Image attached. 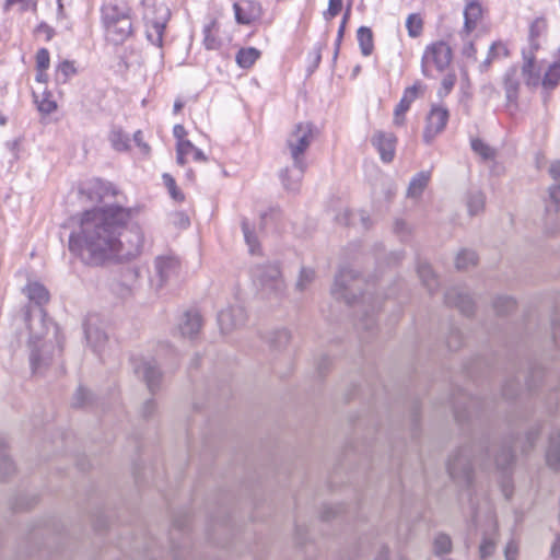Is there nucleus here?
I'll list each match as a JSON object with an SVG mask.
<instances>
[{
  "label": "nucleus",
  "mask_w": 560,
  "mask_h": 560,
  "mask_svg": "<svg viewBox=\"0 0 560 560\" xmlns=\"http://www.w3.org/2000/svg\"><path fill=\"white\" fill-rule=\"evenodd\" d=\"M430 179V173L429 172H420L416 174L408 186L407 195L408 197H419L424 188L427 187Z\"/></svg>",
  "instance_id": "nucleus-25"
},
{
  "label": "nucleus",
  "mask_w": 560,
  "mask_h": 560,
  "mask_svg": "<svg viewBox=\"0 0 560 560\" xmlns=\"http://www.w3.org/2000/svg\"><path fill=\"white\" fill-rule=\"evenodd\" d=\"M91 398V393L84 387L80 386L73 396L72 406L84 407L90 404Z\"/></svg>",
  "instance_id": "nucleus-47"
},
{
  "label": "nucleus",
  "mask_w": 560,
  "mask_h": 560,
  "mask_svg": "<svg viewBox=\"0 0 560 560\" xmlns=\"http://www.w3.org/2000/svg\"><path fill=\"white\" fill-rule=\"evenodd\" d=\"M547 465L558 470L560 468V433L552 432L549 436V444L546 452Z\"/></svg>",
  "instance_id": "nucleus-21"
},
{
  "label": "nucleus",
  "mask_w": 560,
  "mask_h": 560,
  "mask_svg": "<svg viewBox=\"0 0 560 560\" xmlns=\"http://www.w3.org/2000/svg\"><path fill=\"white\" fill-rule=\"evenodd\" d=\"M362 283L363 280L358 272L350 268H342L335 277L331 294L336 300H342L348 305L357 301L358 294L365 302L370 296L361 293Z\"/></svg>",
  "instance_id": "nucleus-5"
},
{
  "label": "nucleus",
  "mask_w": 560,
  "mask_h": 560,
  "mask_svg": "<svg viewBox=\"0 0 560 560\" xmlns=\"http://www.w3.org/2000/svg\"><path fill=\"white\" fill-rule=\"evenodd\" d=\"M340 506H325L322 512V518L325 521H329L340 513Z\"/></svg>",
  "instance_id": "nucleus-58"
},
{
  "label": "nucleus",
  "mask_w": 560,
  "mask_h": 560,
  "mask_svg": "<svg viewBox=\"0 0 560 560\" xmlns=\"http://www.w3.org/2000/svg\"><path fill=\"white\" fill-rule=\"evenodd\" d=\"M178 260L171 256H160L154 260L155 276L151 279L156 289H161L178 271Z\"/></svg>",
  "instance_id": "nucleus-11"
},
{
  "label": "nucleus",
  "mask_w": 560,
  "mask_h": 560,
  "mask_svg": "<svg viewBox=\"0 0 560 560\" xmlns=\"http://www.w3.org/2000/svg\"><path fill=\"white\" fill-rule=\"evenodd\" d=\"M7 442L0 438V479L4 480L10 477L14 470V464L11 458L5 454Z\"/></svg>",
  "instance_id": "nucleus-30"
},
{
  "label": "nucleus",
  "mask_w": 560,
  "mask_h": 560,
  "mask_svg": "<svg viewBox=\"0 0 560 560\" xmlns=\"http://www.w3.org/2000/svg\"><path fill=\"white\" fill-rule=\"evenodd\" d=\"M342 9V0H329L328 9L324 12L325 20L329 21L337 16Z\"/></svg>",
  "instance_id": "nucleus-53"
},
{
  "label": "nucleus",
  "mask_w": 560,
  "mask_h": 560,
  "mask_svg": "<svg viewBox=\"0 0 560 560\" xmlns=\"http://www.w3.org/2000/svg\"><path fill=\"white\" fill-rule=\"evenodd\" d=\"M471 150L483 161H491L495 158V150L479 138L470 140Z\"/></svg>",
  "instance_id": "nucleus-34"
},
{
  "label": "nucleus",
  "mask_w": 560,
  "mask_h": 560,
  "mask_svg": "<svg viewBox=\"0 0 560 560\" xmlns=\"http://www.w3.org/2000/svg\"><path fill=\"white\" fill-rule=\"evenodd\" d=\"M34 96L39 112L44 114H50L57 108L56 103L51 101L47 95H43L42 100H38L35 94Z\"/></svg>",
  "instance_id": "nucleus-49"
},
{
  "label": "nucleus",
  "mask_w": 560,
  "mask_h": 560,
  "mask_svg": "<svg viewBox=\"0 0 560 560\" xmlns=\"http://www.w3.org/2000/svg\"><path fill=\"white\" fill-rule=\"evenodd\" d=\"M290 339H291V335H290L289 330H287L284 328L271 331L268 336V342H269L270 348H272L273 350H277V351L287 347Z\"/></svg>",
  "instance_id": "nucleus-33"
},
{
  "label": "nucleus",
  "mask_w": 560,
  "mask_h": 560,
  "mask_svg": "<svg viewBox=\"0 0 560 560\" xmlns=\"http://www.w3.org/2000/svg\"><path fill=\"white\" fill-rule=\"evenodd\" d=\"M256 285L268 295L280 296L284 291V281L278 264L258 265L253 269Z\"/></svg>",
  "instance_id": "nucleus-9"
},
{
  "label": "nucleus",
  "mask_w": 560,
  "mask_h": 560,
  "mask_svg": "<svg viewBox=\"0 0 560 560\" xmlns=\"http://www.w3.org/2000/svg\"><path fill=\"white\" fill-rule=\"evenodd\" d=\"M214 25L215 23L212 22L203 27V44L207 49H217L220 46V43L217 39V37L212 35V28L214 27Z\"/></svg>",
  "instance_id": "nucleus-46"
},
{
  "label": "nucleus",
  "mask_w": 560,
  "mask_h": 560,
  "mask_svg": "<svg viewBox=\"0 0 560 560\" xmlns=\"http://www.w3.org/2000/svg\"><path fill=\"white\" fill-rule=\"evenodd\" d=\"M234 10H235V18H236V21L241 24H249L253 20L252 16L249 15H246L243 13V9L240 4L235 3L234 4Z\"/></svg>",
  "instance_id": "nucleus-57"
},
{
  "label": "nucleus",
  "mask_w": 560,
  "mask_h": 560,
  "mask_svg": "<svg viewBox=\"0 0 560 560\" xmlns=\"http://www.w3.org/2000/svg\"><path fill=\"white\" fill-rule=\"evenodd\" d=\"M504 556H505V560H515L516 559L517 546L513 541L508 542V545L505 546Z\"/></svg>",
  "instance_id": "nucleus-59"
},
{
  "label": "nucleus",
  "mask_w": 560,
  "mask_h": 560,
  "mask_svg": "<svg viewBox=\"0 0 560 560\" xmlns=\"http://www.w3.org/2000/svg\"><path fill=\"white\" fill-rule=\"evenodd\" d=\"M177 152V163L184 165L186 162L187 155H192V159L198 162L206 161L207 158L205 153L196 148L190 141H179L176 147Z\"/></svg>",
  "instance_id": "nucleus-22"
},
{
  "label": "nucleus",
  "mask_w": 560,
  "mask_h": 560,
  "mask_svg": "<svg viewBox=\"0 0 560 560\" xmlns=\"http://www.w3.org/2000/svg\"><path fill=\"white\" fill-rule=\"evenodd\" d=\"M314 140V128L311 122L296 124L287 137V149L292 161L301 164L306 161L305 153Z\"/></svg>",
  "instance_id": "nucleus-7"
},
{
  "label": "nucleus",
  "mask_w": 560,
  "mask_h": 560,
  "mask_svg": "<svg viewBox=\"0 0 560 560\" xmlns=\"http://www.w3.org/2000/svg\"><path fill=\"white\" fill-rule=\"evenodd\" d=\"M452 49L445 42H435L429 45L421 59V72L424 77H432V69L443 72L451 63Z\"/></svg>",
  "instance_id": "nucleus-8"
},
{
  "label": "nucleus",
  "mask_w": 560,
  "mask_h": 560,
  "mask_svg": "<svg viewBox=\"0 0 560 560\" xmlns=\"http://www.w3.org/2000/svg\"><path fill=\"white\" fill-rule=\"evenodd\" d=\"M245 319V310L241 305L230 306L218 314V324L222 332H229L243 325Z\"/></svg>",
  "instance_id": "nucleus-15"
},
{
  "label": "nucleus",
  "mask_w": 560,
  "mask_h": 560,
  "mask_svg": "<svg viewBox=\"0 0 560 560\" xmlns=\"http://www.w3.org/2000/svg\"><path fill=\"white\" fill-rule=\"evenodd\" d=\"M509 56V49L502 42H494L489 47L488 56L487 58L480 63L479 69L481 72L487 71L491 63L501 58H505Z\"/></svg>",
  "instance_id": "nucleus-23"
},
{
  "label": "nucleus",
  "mask_w": 560,
  "mask_h": 560,
  "mask_svg": "<svg viewBox=\"0 0 560 560\" xmlns=\"http://www.w3.org/2000/svg\"><path fill=\"white\" fill-rule=\"evenodd\" d=\"M242 232L244 234L245 243L249 248L250 254H256L259 252V242L257 235L255 234L254 228L250 225L247 219H243L242 223Z\"/></svg>",
  "instance_id": "nucleus-32"
},
{
  "label": "nucleus",
  "mask_w": 560,
  "mask_h": 560,
  "mask_svg": "<svg viewBox=\"0 0 560 560\" xmlns=\"http://www.w3.org/2000/svg\"><path fill=\"white\" fill-rule=\"evenodd\" d=\"M560 82V65L558 62L552 63L548 71L545 73L542 79V86L546 90L555 89Z\"/></svg>",
  "instance_id": "nucleus-37"
},
{
  "label": "nucleus",
  "mask_w": 560,
  "mask_h": 560,
  "mask_svg": "<svg viewBox=\"0 0 560 560\" xmlns=\"http://www.w3.org/2000/svg\"><path fill=\"white\" fill-rule=\"evenodd\" d=\"M307 170V162L292 161L291 167H285L280 172V179L285 190L290 192H298L301 188L302 179Z\"/></svg>",
  "instance_id": "nucleus-13"
},
{
  "label": "nucleus",
  "mask_w": 560,
  "mask_h": 560,
  "mask_svg": "<svg viewBox=\"0 0 560 560\" xmlns=\"http://www.w3.org/2000/svg\"><path fill=\"white\" fill-rule=\"evenodd\" d=\"M560 207V185H551L548 189V202L546 210L548 213H557Z\"/></svg>",
  "instance_id": "nucleus-41"
},
{
  "label": "nucleus",
  "mask_w": 560,
  "mask_h": 560,
  "mask_svg": "<svg viewBox=\"0 0 560 560\" xmlns=\"http://www.w3.org/2000/svg\"><path fill=\"white\" fill-rule=\"evenodd\" d=\"M163 180L165 186L168 188L170 195L173 199L177 201H182L184 199V195L177 190L174 178L170 174H163Z\"/></svg>",
  "instance_id": "nucleus-51"
},
{
  "label": "nucleus",
  "mask_w": 560,
  "mask_h": 560,
  "mask_svg": "<svg viewBox=\"0 0 560 560\" xmlns=\"http://www.w3.org/2000/svg\"><path fill=\"white\" fill-rule=\"evenodd\" d=\"M451 550H452L451 537L443 533L436 535V537L434 538V541H433V552L436 556H441V555L451 552Z\"/></svg>",
  "instance_id": "nucleus-40"
},
{
  "label": "nucleus",
  "mask_w": 560,
  "mask_h": 560,
  "mask_svg": "<svg viewBox=\"0 0 560 560\" xmlns=\"http://www.w3.org/2000/svg\"><path fill=\"white\" fill-rule=\"evenodd\" d=\"M476 264L477 256L474 250L463 249L456 256L455 267L458 270H466L470 266H475Z\"/></svg>",
  "instance_id": "nucleus-38"
},
{
  "label": "nucleus",
  "mask_w": 560,
  "mask_h": 560,
  "mask_svg": "<svg viewBox=\"0 0 560 560\" xmlns=\"http://www.w3.org/2000/svg\"><path fill=\"white\" fill-rule=\"evenodd\" d=\"M481 14L482 9L478 2L471 1L466 5L464 11V30L467 34L475 30L477 21L481 18Z\"/></svg>",
  "instance_id": "nucleus-24"
},
{
  "label": "nucleus",
  "mask_w": 560,
  "mask_h": 560,
  "mask_svg": "<svg viewBox=\"0 0 560 560\" xmlns=\"http://www.w3.org/2000/svg\"><path fill=\"white\" fill-rule=\"evenodd\" d=\"M187 522L188 520L186 516L176 517L173 523L174 530L182 532L186 527Z\"/></svg>",
  "instance_id": "nucleus-63"
},
{
  "label": "nucleus",
  "mask_w": 560,
  "mask_h": 560,
  "mask_svg": "<svg viewBox=\"0 0 560 560\" xmlns=\"http://www.w3.org/2000/svg\"><path fill=\"white\" fill-rule=\"evenodd\" d=\"M260 57V51L254 47L241 48L235 57L236 63L243 68H250Z\"/></svg>",
  "instance_id": "nucleus-28"
},
{
  "label": "nucleus",
  "mask_w": 560,
  "mask_h": 560,
  "mask_svg": "<svg viewBox=\"0 0 560 560\" xmlns=\"http://www.w3.org/2000/svg\"><path fill=\"white\" fill-rule=\"evenodd\" d=\"M495 550V542L492 538L485 537L479 547V553L481 559H487L493 555Z\"/></svg>",
  "instance_id": "nucleus-50"
},
{
  "label": "nucleus",
  "mask_w": 560,
  "mask_h": 560,
  "mask_svg": "<svg viewBox=\"0 0 560 560\" xmlns=\"http://www.w3.org/2000/svg\"><path fill=\"white\" fill-rule=\"evenodd\" d=\"M515 301L510 296H499L493 303V307L498 314H508L515 308Z\"/></svg>",
  "instance_id": "nucleus-44"
},
{
  "label": "nucleus",
  "mask_w": 560,
  "mask_h": 560,
  "mask_svg": "<svg viewBox=\"0 0 560 560\" xmlns=\"http://www.w3.org/2000/svg\"><path fill=\"white\" fill-rule=\"evenodd\" d=\"M514 458H515L514 452L512 451L511 446L503 445L500 448L499 454L494 458V464L498 469L504 471L511 467V465L514 462Z\"/></svg>",
  "instance_id": "nucleus-35"
},
{
  "label": "nucleus",
  "mask_w": 560,
  "mask_h": 560,
  "mask_svg": "<svg viewBox=\"0 0 560 560\" xmlns=\"http://www.w3.org/2000/svg\"><path fill=\"white\" fill-rule=\"evenodd\" d=\"M75 68L69 60H63L56 69V81L66 83L74 73Z\"/></svg>",
  "instance_id": "nucleus-42"
},
{
  "label": "nucleus",
  "mask_w": 560,
  "mask_h": 560,
  "mask_svg": "<svg viewBox=\"0 0 560 560\" xmlns=\"http://www.w3.org/2000/svg\"><path fill=\"white\" fill-rule=\"evenodd\" d=\"M422 20L418 14H410L406 21V27L410 37H418L422 32Z\"/></svg>",
  "instance_id": "nucleus-45"
},
{
  "label": "nucleus",
  "mask_w": 560,
  "mask_h": 560,
  "mask_svg": "<svg viewBox=\"0 0 560 560\" xmlns=\"http://www.w3.org/2000/svg\"><path fill=\"white\" fill-rule=\"evenodd\" d=\"M84 332L88 343L95 352H100L107 342V334L97 316H88L84 323Z\"/></svg>",
  "instance_id": "nucleus-12"
},
{
  "label": "nucleus",
  "mask_w": 560,
  "mask_h": 560,
  "mask_svg": "<svg viewBox=\"0 0 560 560\" xmlns=\"http://www.w3.org/2000/svg\"><path fill=\"white\" fill-rule=\"evenodd\" d=\"M463 336L459 329L452 328L450 335L446 339V345L450 350L455 351L458 350L462 346Z\"/></svg>",
  "instance_id": "nucleus-48"
},
{
  "label": "nucleus",
  "mask_w": 560,
  "mask_h": 560,
  "mask_svg": "<svg viewBox=\"0 0 560 560\" xmlns=\"http://www.w3.org/2000/svg\"><path fill=\"white\" fill-rule=\"evenodd\" d=\"M125 16H127V14L119 10L117 5L109 3L103 5L102 8V19L105 30L108 28V26L115 24L116 21H119L121 18Z\"/></svg>",
  "instance_id": "nucleus-31"
},
{
  "label": "nucleus",
  "mask_w": 560,
  "mask_h": 560,
  "mask_svg": "<svg viewBox=\"0 0 560 560\" xmlns=\"http://www.w3.org/2000/svg\"><path fill=\"white\" fill-rule=\"evenodd\" d=\"M374 311H375V307L372 306V314L366 312L364 314V316L360 319L359 326L361 328L366 329V330L372 328V326L375 324V320H374V317H373Z\"/></svg>",
  "instance_id": "nucleus-56"
},
{
  "label": "nucleus",
  "mask_w": 560,
  "mask_h": 560,
  "mask_svg": "<svg viewBox=\"0 0 560 560\" xmlns=\"http://www.w3.org/2000/svg\"><path fill=\"white\" fill-rule=\"evenodd\" d=\"M502 394H503L504 397H506L509 399L515 397L516 396V389L514 388V384L513 383H506L503 386Z\"/></svg>",
  "instance_id": "nucleus-62"
},
{
  "label": "nucleus",
  "mask_w": 560,
  "mask_h": 560,
  "mask_svg": "<svg viewBox=\"0 0 560 560\" xmlns=\"http://www.w3.org/2000/svg\"><path fill=\"white\" fill-rule=\"evenodd\" d=\"M140 212V207L121 206L84 211L79 230L69 236L70 252L89 266L138 257L144 246V233L138 221Z\"/></svg>",
  "instance_id": "nucleus-1"
},
{
  "label": "nucleus",
  "mask_w": 560,
  "mask_h": 560,
  "mask_svg": "<svg viewBox=\"0 0 560 560\" xmlns=\"http://www.w3.org/2000/svg\"><path fill=\"white\" fill-rule=\"evenodd\" d=\"M547 28L546 20L542 18H537L533 21L529 26V44L530 50L528 52H533L535 56V51L539 48L538 37L545 33Z\"/></svg>",
  "instance_id": "nucleus-27"
},
{
  "label": "nucleus",
  "mask_w": 560,
  "mask_h": 560,
  "mask_svg": "<svg viewBox=\"0 0 560 560\" xmlns=\"http://www.w3.org/2000/svg\"><path fill=\"white\" fill-rule=\"evenodd\" d=\"M170 16L171 11L163 3L154 4L144 12L143 20L145 22V35L147 39L152 45L162 47L164 30Z\"/></svg>",
  "instance_id": "nucleus-6"
},
{
  "label": "nucleus",
  "mask_w": 560,
  "mask_h": 560,
  "mask_svg": "<svg viewBox=\"0 0 560 560\" xmlns=\"http://www.w3.org/2000/svg\"><path fill=\"white\" fill-rule=\"evenodd\" d=\"M448 110L440 105H433L427 117V125L423 131V140L425 143H431L434 138L441 133L448 121Z\"/></svg>",
  "instance_id": "nucleus-10"
},
{
  "label": "nucleus",
  "mask_w": 560,
  "mask_h": 560,
  "mask_svg": "<svg viewBox=\"0 0 560 560\" xmlns=\"http://www.w3.org/2000/svg\"><path fill=\"white\" fill-rule=\"evenodd\" d=\"M483 446L467 444L456 450L447 462V471L458 485L469 488L474 481V462L476 451L481 452Z\"/></svg>",
  "instance_id": "nucleus-4"
},
{
  "label": "nucleus",
  "mask_w": 560,
  "mask_h": 560,
  "mask_svg": "<svg viewBox=\"0 0 560 560\" xmlns=\"http://www.w3.org/2000/svg\"><path fill=\"white\" fill-rule=\"evenodd\" d=\"M485 207V196L481 191H471L467 196V208L470 215H476Z\"/></svg>",
  "instance_id": "nucleus-36"
},
{
  "label": "nucleus",
  "mask_w": 560,
  "mask_h": 560,
  "mask_svg": "<svg viewBox=\"0 0 560 560\" xmlns=\"http://www.w3.org/2000/svg\"><path fill=\"white\" fill-rule=\"evenodd\" d=\"M109 140L112 145L117 151H125L129 147V138L120 129H115L110 132Z\"/></svg>",
  "instance_id": "nucleus-43"
},
{
  "label": "nucleus",
  "mask_w": 560,
  "mask_h": 560,
  "mask_svg": "<svg viewBox=\"0 0 560 560\" xmlns=\"http://www.w3.org/2000/svg\"><path fill=\"white\" fill-rule=\"evenodd\" d=\"M25 293L36 308H27L25 320L30 330V364L34 374H42L62 351L58 327L46 318L42 307L49 300L47 289L38 283H28Z\"/></svg>",
  "instance_id": "nucleus-2"
},
{
  "label": "nucleus",
  "mask_w": 560,
  "mask_h": 560,
  "mask_svg": "<svg viewBox=\"0 0 560 560\" xmlns=\"http://www.w3.org/2000/svg\"><path fill=\"white\" fill-rule=\"evenodd\" d=\"M552 338L556 347L560 350V313H555L551 319Z\"/></svg>",
  "instance_id": "nucleus-54"
},
{
  "label": "nucleus",
  "mask_w": 560,
  "mask_h": 560,
  "mask_svg": "<svg viewBox=\"0 0 560 560\" xmlns=\"http://www.w3.org/2000/svg\"><path fill=\"white\" fill-rule=\"evenodd\" d=\"M49 51L46 48H40L36 52V68L37 70H47L49 68Z\"/></svg>",
  "instance_id": "nucleus-52"
},
{
  "label": "nucleus",
  "mask_w": 560,
  "mask_h": 560,
  "mask_svg": "<svg viewBox=\"0 0 560 560\" xmlns=\"http://www.w3.org/2000/svg\"><path fill=\"white\" fill-rule=\"evenodd\" d=\"M135 373L145 382L152 394L159 389L162 373L154 361H141L135 366Z\"/></svg>",
  "instance_id": "nucleus-16"
},
{
  "label": "nucleus",
  "mask_w": 560,
  "mask_h": 560,
  "mask_svg": "<svg viewBox=\"0 0 560 560\" xmlns=\"http://www.w3.org/2000/svg\"><path fill=\"white\" fill-rule=\"evenodd\" d=\"M445 303L458 308L463 314L470 315L474 312V301L463 288H452L445 293Z\"/></svg>",
  "instance_id": "nucleus-17"
},
{
  "label": "nucleus",
  "mask_w": 560,
  "mask_h": 560,
  "mask_svg": "<svg viewBox=\"0 0 560 560\" xmlns=\"http://www.w3.org/2000/svg\"><path fill=\"white\" fill-rule=\"evenodd\" d=\"M523 66L510 67L502 78L505 98L509 105L516 106L522 81L528 86H537L540 81L539 71L536 69L533 52L523 51Z\"/></svg>",
  "instance_id": "nucleus-3"
},
{
  "label": "nucleus",
  "mask_w": 560,
  "mask_h": 560,
  "mask_svg": "<svg viewBox=\"0 0 560 560\" xmlns=\"http://www.w3.org/2000/svg\"><path fill=\"white\" fill-rule=\"evenodd\" d=\"M418 275L421 279L423 285L429 290V292H434L438 287L439 282L438 279L429 264H419L418 266Z\"/></svg>",
  "instance_id": "nucleus-29"
},
{
  "label": "nucleus",
  "mask_w": 560,
  "mask_h": 560,
  "mask_svg": "<svg viewBox=\"0 0 560 560\" xmlns=\"http://www.w3.org/2000/svg\"><path fill=\"white\" fill-rule=\"evenodd\" d=\"M357 38L363 56L368 57L373 52V33L370 27L361 26L357 31Z\"/></svg>",
  "instance_id": "nucleus-26"
},
{
  "label": "nucleus",
  "mask_w": 560,
  "mask_h": 560,
  "mask_svg": "<svg viewBox=\"0 0 560 560\" xmlns=\"http://www.w3.org/2000/svg\"><path fill=\"white\" fill-rule=\"evenodd\" d=\"M550 556L553 559L560 558V534H557L556 539L550 549Z\"/></svg>",
  "instance_id": "nucleus-60"
},
{
  "label": "nucleus",
  "mask_w": 560,
  "mask_h": 560,
  "mask_svg": "<svg viewBox=\"0 0 560 560\" xmlns=\"http://www.w3.org/2000/svg\"><path fill=\"white\" fill-rule=\"evenodd\" d=\"M397 138L393 132L375 131L371 143L378 151L381 160L389 163L394 160Z\"/></svg>",
  "instance_id": "nucleus-14"
},
{
  "label": "nucleus",
  "mask_w": 560,
  "mask_h": 560,
  "mask_svg": "<svg viewBox=\"0 0 560 560\" xmlns=\"http://www.w3.org/2000/svg\"><path fill=\"white\" fill-rule=\"evenodd\" d=\"M132 33V23L127 15L106 28L107 39L115 45L124 43Z\"/></svg>",
  "instance_id": "nucleus-19"
},
{
  "label": "nucleus",
  "mask_w": 560,
  "mask_h": 560,
  "mask_svg": "<svg viewBox=\"0 0 560 560\" xmlns=\"http://www.w3.org/2000/svg\"><path fill=\"white\" fill-rule=\"evenodd\" d=\"M454 415L458 422H464L470 418L468 410H460L457 406L454 409Z\"/></svg>",
  "instance_id": "nucleus-61"
},
{
  "label": "nucleus",
  "mask_w": 560,
  "mask_h": 560,
  "mask_svg": "<svg viewBox=\"0 0 560 560\" xmlns=\"http://www.w3.org/2000/svg\"><path fill=\"white\" fill-rule=\"evenodd\" d=\"M155 401L154 399H148L143 402V405L141 406V409H140V413L142 416V418L147 419L149 417H151L153 415V412L155 411Z\"/></svg>",
  "instance_id": "nucleus-55"
},
{
  "label": "nucleus",
  "mask_w": 560,
  "mask_h": 560,
  "mask_svg": "<svg viewBox=\"0 0 560 560\" xmlns=\"http://www.w3.org/2000/svg\"><path fill=\"white\" fill-rule=\"evenodd\" d=\"M201 328V317L200 315L195 311H188L183 315V318L180 319L178 324V329L180 331L182 336L185 337H192Z\"/></svg>",
  "instance_id": "nucleus-20"
},
{
  "label": "nucleus",
  "mask_w": 560,
  "mask_h": 560,
  "mask_svg": "<svg viewBox=\"0 0 560 560\" xmlns=\"http://www.w3.org/2000/svg\"><path fill=\"white\" fill-rule=\"evenodd\" d=\"M549 173L556 180H560V160L551 163Z\"/></svg>",
  "instance_id": "nucleus-64"
},
{
  "label": "nucleus",
  "mask_w": 560,
  "mask_h": 560,
  "mask_svg": "<svg viewBox=\"0 0 560 560\" xmlns=\"http://www.w3.org/2000/svg\"><path fill=\"white\" fill-rule=\"evenodd\" d=\"M315 270L307 267H302L300 270L299 278L295 283V288L299 291H305L315 280Z\"/></svg>",
  "instance_id": "nucleus-39"
},
{
  "label": "nucleus",
  "mask_w": 560,
  "mask_h": 560,
  "mask_svg": "<svg viewBox=\"0 0 560 560\" xmlns=\"http://www.w3.org/2000/svg\"><path fill=\"white\" fill-rule=\"evenodd\" d=\"M424 85H422L420 82H416L413 85L407 88L404 92V95L398 103V105L395 108V117L394 122L396 125H401L404 121L402 116L409 109L412 102L424 92Z\"/></svg>",
  "instance_id": "nucleus-18"
}]
</instances>
